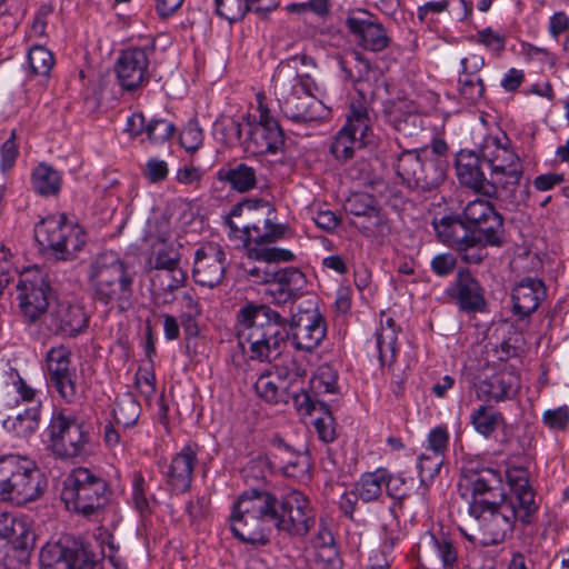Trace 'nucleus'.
<instances>
[{
	"instance_id": "f257e3e1",
	"label": "nucleus",
	"mask_w": 569,
	"mask_h": 569,
	"mask_svg": "<svg viewBox=\"0 0 569 569\" xmlns=\"http://www.w3.org/2000/svg\"><path fill=\"white\" fill-rule=\"evenodd\" d=\"M237 337L251 360L271 362L290 340L297 351L313 352L327 333V325L317 308L299 309L288 321L267 305L247 303L237 315Z\"/></svg>"
},
{
	"instance_id": "f03ea898",
	"label": "nucleus",
	"mask_w": 569,
	"mask_h": 569,
	"mask_svg": "<svg viewBox=\"0 0 569 569\" xmlns=\"http://www.w3.org/2000/svg\"><path fill=\"white\" fill-rule=\"evenodd\" d=\"M233 536L244 543L266 546L272 528L305 537L315 525L310 500L291 490L280 499L267 490L249 489L233 502L230 516Z\"/></svg>"
},
{
	"instance_id": "7ed1b4c3",
	"label": "nucleus",
	"mask_w": 569,
	"mask_h": 569,
	"mask_svg": "<svg viewBox=\"0 0 569 569\" xmlns=\"http://www.w3.org/2000/svg\"><path fill=\"white\" fill-rule=\"evenodd\" d=\"M461 487L470 492L469 515L478 523V545L491 547L502 543L510 536V525L501 518L502 478L498 470L482 468L466 469Z\"/></svg>"
},
{
	"instance_id": "20e7f679",
	"label": "nucleus",
	"mask_w": 569,
	"mask_h": 569,
	"mask_svg": "<svg viewBox=\"0 0 569 569\" xmlns=\"http://www.w3.org/2000/svg\"><path fill=\"white\" fill-rule=\"evenodd\" d=\"M316 67L307 54L281 61L273 74L274 94L283 116L295 123L318 122L329 116L326 106L312 94L311 77L300 67Z\"/></svg>"
},
{
	"instance_id": "39448f33",
	"label": "nucleus",
	"mask_w": 569,
	"mask_h": 569,
	"mask_svg": "<svg viewBox=\"0 0 569 569\" xmlns=\"http://www.w3.org/2000/svg\"><path fill=\"white\" fill-rule=\"evenodd\" d=\"M87 278L94 300L119 312L133 307L134 276L116 253L97 256L88 268Z\"/></svg>"
},
{
	"instance_id": "423d86ee",
	"label": "nucleus",
	"mask_w": 569,
	"mask_h": 569,
	"mask_svg": "<svg viewBox=\"0 0 569 569\" xmlns=\"http://www.w3.org/2000/svg\"><path fill=\"white\" fill-rule=\"evenodd\" d=\"M47 480L36 462L27 457H0V501L24 506L38 500L44 492Z\"/></svg>"
},
{
	"instance_id": "0eeeda50",
	"label": "nucleus",
	"mask_w": 569,
	"mask_h": 569,
	"mask_svg": "<svg viewBox=\"0 0 569 569\" xmlns=\"http://www.w3.org/2000/svg\"><path fill=\"white\" fill-rule=\"evenodd\" d=\"M111 493L104 478L88 468L79 467L63 480L61 500L68 510L92 517L108 505Z\"/></svg>"
},
{
	"instance_id": "6e6552de",
	"label": "nucleus",
	"mask_w": 569,
	"mask_h": 569,
	"mask_svg": "<svg viewBox=\"0 0 569 569\" xmlns=\"http://www.w3.org/2000/svg\"><path fill=\"white\" fill-rule=\"evenodd\" d=\"M509 492L502 490L501 518H506L510 525V535L516 525L531 526L537 522L539 502L536 491L529 482V472L523 467H510L506 472Z\"/></svg>"
},
{
	"instance_id": "1a4fd4ad",
	"label": "nucleus",
	"mask_w": 569,
	"mask_h": 569,
	"mask_svg": "<svg viewBox=\"0 0 569 569\" xmlns=\"http://www.w3.org/2000/svg\"><path fill=\"white\" fill-rule=\"evenodd\" d=\"M48 436L50 448L58 457L78 458L92 451L90 425L63 410L52 413Z\"/></svg>"
},
{
	"instance_id": "9d476101",
	"label": "nucleus",
	"mask_w": 569,
	"mask_h": 569,
	"mask_svg": "<svg viewBox=\"0 0 569 569\" xmlns=\"http://www.w3.org/2000/svg\"><path fill=\"white\" fill-rule=\"evenodd\" d=\"M34 238L59 260L73 259L86 243L82 228L68 221L64 214L43 218L34 227Z\"/></svg>"
},
{
	"instance_id": "9b49d317",
	"label": "nucleus",
	"mask_w": 569,
	"mask_h": 569,
	"mask_svg": "<svg viewBox=\"0 0 569 569\" xmlns=\"http://www.w3.org/2000/svg\"><path fill=\"white\" fill-rule=\"evenodd\" d=\"M421 149H402L392 158L397 176L409 188L431 191L442 183L440 170Z\"/></svg>"
},
{
	"instance_id": "f8f14e48",
	"label": "nucleus",
	"mask_w": 569,
	"mask_h": 569,
	"mask_svg": "<svg viewBox=\"0 0 569 569\" xmlns=\"http://www.w3.org/2000/svg\"><path fill=\"white\" fill-rule=\"evenodd\" d=\"M259 118L251 120L248 114L246 119L247 136L242 141L247 152L254 156L276 154L284 146V132L278 120L270 110L259 101Z\"/></svg>"
},
{
	"instance_id": "ddd939ff",
	"label": "nucleus",
	"mask_w": 569,
	"mask_h": 569,
	"mask_svg": "<svg viewBox=\"0 0 569 569\" xmlns=\"http://www.w3.org/2000/svg\"><path fill=\"white\" fill-rule=\"evenodd\" d=\"M154 52V39H147L141 46H131L119 53L114 72L123 90L134 91L149 82V64Z\"/></svg>"
},
{
	"instance_id": "4468645a",
	"label": "nucleus",
	"mask_w": 569,
	"mask_h": 569,
	"mask_svg": "<svg viewBox=\"0 0 569 569\" xmlns=\"http://www.w3.org/2000/svg\"><path fill=\"white\" fill-rule=\"evenodd\" d=\"M479 151L483 162L491 168V179L497 187L519 184L522 176L520 159L513 150L501 142L499 137H485L483 142L479 144Z\"/></svg>"
},
{
	"instance_id": "2eb2a0df",
	"label": "nucleus",
	"mask_w": 569,
	"mask_h": 569,
	"mask_svg": "<svg viewBox=\"0 0 569 569\" xmlns=\"http://www.w3.org/2000/svg\"><path fill=\"white\" fill-rule=\"evenodd\" d=\"M461 216L470 233L482 236L489 247L503 244V217L488 200L475 199L463 208Z\"/></svg>"
},
{
	"instance_id": "dca6fc26",
	"label": "nucleus",
	"mask_w": 569,
	"mask_h": 569,
	"mask_svg": "<svg viewBox=\"0 0 569 569\" xmlns=\"http://www.w3.org/2000/svg\"><path fill=\"white\" fill-rule=\"evenodd\" d=\"M19 307L29 322L37 321L49 308L51 287L39 270L26 271L17 286Z\"/></svg>"
},
{
	"instance_id": "f3484780",
	"label": "nucleus",
	"mask_w": 569,
	"mask_h": 569,
	"mask_svg": "<svg viewBox=\"0 0 569 569\" xmlns=\"http://www.w3.org/2000/svg\"><path fill=\"white\" fill-rule=\"evenodd\" d=\"M48 378L51 386L67 403H74L80 392L77 370L71 366V351L66 346L52 347L46 356Z\"/></svg>"
},
{
	"instance_id": "a211bd4d",
	"label": "nucleus",
	"mask_w": 569,
	"mask_h": 569,
	"mask_svg": "<svg viewBox=\"0 0 569 569\" xmlns=\"http://www.w3.org/2000/svg\"><path fill=\"white\" fill-rule=\"evenodd\" d=\"M227 266L224 249L217 242H207L196 250L192 277L196 283L213 288L222 282Z\"/></svg>"
},
{
	"instance_id": "6ab92c4d",
	"label": "nucleus",
	"mask_w": 569,
	"mask_h": 569,
	"mask_svg": "<svg viewBox=\"0 0 569 569\" xmlns=\"http://www.w3.org/2000/svg\"><path fill=\"white\" fill-rule=\"evenodd\" d=\"M89 316L80 305L60 302L44 317L48 331L62 338H74L87 330Z\"/></svg>"
},
{
	"instance_id": "aec40b11",
	"label": "nucleus",
	"mask_w": 569,
	"mask_h": 569,
	"mask_svg": "<svg viewBox=\"0 0 569 569\" xmlns=\"http://www.w3.org/2000/svg\"><path fill=\"white\" fill-rule=\"evenodd\" d=\"M360 17L350 14L346 19V27L353 36L356 43L371 52H380L391 43L387 29L377 20H372L367 11L359 10Z\"/></svg>"
},
{
	"instance_id": "412c9836",
	"label": "nucleus",
	"mask_w": 569,
	"mask_h": 569,
	"mask_svg": "<svg viewBox=\"0 0 569 569\" xmlns=\"http://www.w3.org/2000/svg\"><path fill=\"white\" fill-rule=\"evenodd\" d=\"M480 151L461 150L456 157L457 177L461 184L481 193L488 198H498L496 182L487 180L481 163Z\"/></svg>"
},
{
	"instance_id": "4be33fe9",
	"label": "nucleus",
	"mask_w": 569,
	"mask_h": 569,
	"mask_svg": "<svg viewBox=\"0 0 569 569\" xmlns=\"http://www.w3.org/2000/svg\"><path fill=\"white\" fill-rule=\"evenodd\" d=\"M447 292L462 312H481L487 307L483 288L467 269L457 272L456 280Z\"/></svg>"
},
{
	"instance_id": "5701e85b",
	"label": "nucleus",
	"mask_w": 569,
	"mask_h": 569,
	"mask_svg": "<svg viewBox=\"0 0 569 569\" xmlns=\"http://www.w3.org/2000/svg\"><path fill=\"white\" fill-rule=\"evenodd\" d=\"M307 284L305 273L296 267L277 269L267 295L273 305L284 306L300 298Z\"/></svg>"
},
{
	"instance_id": "b1692460",
	"label": "nucleus",
	"mask_w": 569,
	"mask_h": 569,
	"mask_svg": "<svg viewBox=\"0 0 569 569\" xmlns=\"http://www.w3.org/2000/svg\"><path fill=\"white\" fill-rule=\"evenodd\" d=\"M198 445L187 443L172 457L166 471V482L173 492L183 493L191 488L193 469L198 462Z\"/></svg>"
},
{
	"instance_id": "393cba45",
	"label": "nucleus",
	"mask_w": 569,
	"mask_h": 569,
	"mask_svg": "<svg viewBox=\"0 0 569 569\" xmlns=\"http://www.w3.org/2000/svg\"><path fill=\"white\" fill-rule=\"evenodd\" d=\"M547 297L541 279L525 277L512 288V313L519 320L528 319Z\"/></svg>"
},
{
	"instance_id": "a878e982",
	"label": "nucleus",
	"mask_w": 569,
	"mask_h": 569,
	"mask_svg": "<svg viewBox=\"0 0 569 569\" xmlns=\"http://www.w3.org/2000/svg\"><path fill=\"white\" fill-rule=\"evenodd\" d=\"M41 569H92L83 550L49 543L40 552Z\"/></svg>"
},
{
	"instance_id": "bb28decb",
	"label": "nucleus",
	"mask_w": 569,
	"mask_h": 569,
	"mask_svg": "<svg viewBox=\"0 0 569 569\" xmlns=\"http://www.w3.org/2000/svg\"><path fill=\"white\" fill-rule=\"evenodd\" d=\"M0 540H4L21 558L28 556L34 542V535L24 517L2 515L0 517Z\"/></svg>"
},
{
	"instance_id": "cd10ccee",
	"label": "nucleus",
	"mask_w": 569,
	"mask_h": 569,
	"mask_svg": "<svg viewBox=\"0 0 569 569\" xmlns=\"http://www.w3.org/2000/svg\"><path fill=\"white\" fill-rule=\"evenodd\" d=\"M371 124L370 106L365 96L359 91L358 98H353L350 102L347 121L342 129L356 136L360 142L368 144L371 142L372 137Z\"/></svg>"
},
{
	"instance_id": "c85d7f7f",
	"label": "nucleus",
	"mask_w": 569,
	"mask_h": 569,
	"mask_svg": "<svg viewBox=\"0 0 569 569\" xmlns=\"http://www.w3.org/2000/svg\"><path fill=\"white\" fill-rule=\"evenodd\" d=\"M443 462L445 457L439 456V453H433L426 450L419 456L417 468L419 471L420 485L417 488L413 498L416 507L420 510H425L428 507V481H432L433 478L439 473Z\"/></svg>"
},
{
	"instance_id": "c756f323",
	"label": "nucleus",
	"mask_w": 569,
	"mask_h": 569,
	"mask_svg": "<svg viewBox=\"0 0 569 569\" xmlns=\"http://www.w3.org/2000/svg\"><path fill=\"white\" fill-rule=\"evenodd\" d=\"M518 389L519 377L510 370L499 371L479 383V391L496 402L512 398Z\"/></svg>"
},
{
	"instance_id": "7c9ffc66",
	"label": "nucleus",
	"mask_w": 569,
	"mask_h": 569,
	"mask_svg": "<svg viewBox=\"0 0 569 569\" xmlns=\"http://www.w3.org/2000/svg\"><path fill=\"white\" fill-rule=\"evenodd\" d=\"M432 226L438 240L453 250L470 234L461 213L435 219Z\"/></svg>"
},
{
	"instance_id": "2f4dec72",
	"label": "nucleus",
	"mask_w": 569,
	"mask_h": 569,
	"mask_svg": "<svg viewBox=\"0 0 569 569\" xmlns=\"http://www.w3.org/2000/svg\"><path fill=\"white\" fill-rule=\"evenodd\" d=\"M40 408V402H36L31 407L26 408L23 412L9 416L3 420V428L9 432H13L19 438L30 437L39 428Z\"/></svg>"
},
{
	"instance_id": "473e14b6",
	"label": "nucleus",
	"mask_w": 569,
	"mask_h": 569,
	"mask_svg": "<svg viewBox=\"0 0 569 569\" xmlns=\"http://www.w3.org/2000/svg\"><path fill=\"white\" fill-rule=\"evenodd\" d=\"M286 226L273 223L270 217H266L258 223H247L242 226V232L248 244L272 243L281 239L284 234Z\"/></svg>"
},
{
	"instance_id": "72a5a7b5",
	"label": "nucleus",
	"mask_w": 569,
	"mask_h": 569,
	"mask_svg": "<svg viewBox=\"0 0 569 569\" xmlns=\"http://www.w3.org/2000/svg\"><path fill=\"white\" fill-rule=\"evenodd\" d=\"M388 122L403 137H416L422 131V118L419 113L395 106L388 112Z\"/></svg>"
},
{
	"instance_id": "f704fd0d",
	"label": "nucleus",
	"mask_w": 569,
	"mask_h": 569,
	"mask_svg": "<svg viewBox=\"0 0 569 569\" xmlns=\"http://www.w3.org/2000/svg\"><path fill=\"white\" fill-rule=\"evenodd\" d=\"M386 468H377L375 471L365 472L355 486L357 497L363 502L378 500L385 487Z\"/></svg>"
},
{
	"instance_id": "c9c22d12",
	"label": "nucleus",
	"mask_w": 569,
	"mask_h": 569,
	"mask_svg": "<svg viewBox=\"0 0 569 569\" xmlns=\"http://www.w3.org/2000/svg\"><path fill=\"white\" fill-rule=\"evenodd\" d=\"M31 182L37 193L49 197L59 192L62 179L60 173L51 166L40 163L32 171Z\"/></svg>"
},
{
	"instance_id": "e433bc0d",
	"label": "nucleus",
	"mask_w": 569,
	"mask_h": 569,
	"mask_svg": "<svg viewBox=\"0 0 569 569\" xmlns=\"http://www.w3.org/2000/svg\"><path fill=\"white\" fill-rule=\"evenodd\" d=\"M470 422L479 435L489 438L505 423V417L491 407L482 405L471 412Z\"/></svg>"
},
{
	"instance_id": "4c0bfd02",
	"label": "nucleus",
	"mask_w": 569,
	"mask_h": 569,
	"mask_svg": "<svg viewBox=\"0 0 569 569\" xmlns=\"http://www.w3.org/2000/svg\"><path fill=\"white\" fill-rule=\"evenodd\" d=\"M352 224L367 238L383 239L391 234V223L378 207L370 214Z\"/></svg>"
},
{
	"instance_id": "58836bf2",
	"label": "nucleus",
	"mask_w": 569,
	"mask_h": 569,
	"mask_svg": "<svg viewBox=\"0 0 569 569\" xmlns=\"http://www.w3.org/2000/svg\"><path fill=\"white\" fill-rule=\"evenodd\" d=\"M218 174L221 180L229 182L233 189L240 192L256 187V170L242 162L229 169H221Z\"/></svg>"
},
{
	"instance_id": "ea45409f",
	"label": "nucleus",
	"mask_w": 569,
	"mask_h": 569,
	"mask_svg": "<svg viewBox=\"0 0 569 569\" xmlns=\"http://www.w3.org/2000/svg\"><path fill=\"white\" fill-rule=\"evenodd\" d=\"M281 380L280 373L273 375L271 372L262 373L257 381L254 382V391L259 398L264 400L268 403L277 405L283 400L284 397V386L283 381L281 385L279 381Z\"/></svg>"
},
{
	"instance_id": "a19ab883",
	"label": "nucleus",
	"mask_w": 569,
	"mask_h": 569,
	"mask_svg": "<svg viewBox=\"0 0 569 569\" xmlns=\"http://www.w3.org/2000/svg\"><path fill=\"white\" fill-rule=\"evenodd\" d=\"M375 339L381 366H391L397 358L398 329L380 327L375 333Z\"/></svg>"
},
{
	"instance_id": "79ce46f5",
	"label": "nucleus",
	"mask_w": 569,
	"mask_h": 569,
	"mask_svg": "<svg viewBox=\"0 0 569 569\" xmlns=\"http://www.w3.org/2000/svg\"><path fill=\"white\" fill-rule=\"evenodd\" d=\"M365 142H360L356 136H352L342 128L335 136L330 144V153L338 161L346 162L353 158L357 149L365 147Z\"/></svg>"
},
{
	"instance_id": "37998d69",
	"label": "nucleus",
	"mask_w": 569,
	"mask_h": 569,
	"mask_svg": "<svg viewBox=\"0 0 569 569\" xmlns=\"http://www.w3.org/2000/svg\"><path fill=\"white\" fill-rule=\"evenodd\" d=\"M415 479L412 477H405L403 473H390L386 469L385 475V489L388 497L396 500L397 505L401 506L406 498H410V490L415 487Z\"/></svg>"
},
{
	"instance_id": "c03bdc74",
	"label": "nucleus",
	"mask_w": 569,
	"mask_h": 569,
	"mask_svg": "<svg viewBox=\"0 0 569 569\" xmlns=\"http://www.w3.org/2000/svg\"><path fill=\"white\" fill-rule=\"evenodd\" d=\"M489 246L482 236L470 233L463 243L458 246L455 250L459 253L461 260L466 263L479 264L487 257L486 248Z\"/></svg>"
},
{
	"instance_id": "a18cd8bd",
	"label": "nucleus",
	"mask_w": 569,
	"mask_h": 569,
	"mask_svg": "<svg viewBox=\"0 0 569 569\" xmlns=\"http://www.w3.org/2000/svg\"><path fill=\"white\" fill-rule=\"evenodd\" d=\"M141 412L140 403L131 393H124L118 399L113 409V416L117 425L126 428L132 427Z\"/></svg>"
},
{
	"instance_id": "49530a36",
	"label": "nucleus",
	"mask_w": 569,
	"mask_h": 569,
	"mask_svg": "<svg viewBox=\"0 0 569 569\" xmlns=\"http://www.w3.org/2000/svg\"><path fill=\"white\" fill-rule=\"evenodd\" d=\"M249 257L261 263L290 262L295 260L292 251L277 247H266L263 244H253L249 248Z\"/></svg>"
},
{
	"instance_id": "de8ad7c7",
	"label": "nucleus",
	"mask_w": 569,
	"mask_h": 569,
	"mask_svg": "<svg viewBox=\"0 0 569 569\" xmlns=\"http://www.w3.org/2000/svg\"><path fill=\"white\" fill-rule=\"evenodd\" d=\"M214 134L229 146H234L241 141L242 124L233 117H220L214 122Z\"/></svg>"
},
{
	"instance_id": "09e8293b",
	"label": "nucleus",
	"mask_w": 569,
	"mask_h": 569,
	"mask_svg": "<svg viewBox=\"0 0 569 569\" xmlns=\"http://www.w3.org/2000/svg\"><path fill=\"white\" fill-rule=\"evenodd\" d=\"M283 459L282 471L287 477L295 479H305L311 467L310 458L307 453L287 451Z\"/></svg>"
},
{
	"instance_id": "8fccbe9b",
	"label": "nucleus",
	"mask_w": 569,
	"mask_h": 569,
	"mask_svg": "<svg viewBox=\"0 0 569 569\" xmlns=\"http://www.w3.org/2000/svg\"><path fill=\"white\" fill-rule=\"evenodd\" d=\"M378 208L377 200L373 196L367 192H357L351 194L345 203L346 212L361 218H366L375 209Z\"/></svg>"
},
{
	"instance_id": "3c124183",
	"label": "nucleus",
	"mask_w": 569,
	"mask_h": 569,
	"mask_svg": "<svg viewBox=\"0 0 569 569\" xmlns=\"http://www.w3.org/2000/svg\"><path fill=\"white\" fill-rule=\"evenodd\" d=\"M338 63L346 78L349 80L361 79L363 72H368L370 68L369 61L358 51H351L345 58L340 57Z\"/></svg>"
},
{
	"instance_id": "603ef678",
	"label": "nucleus",
	"mask_w": 569,
	"mask_h": 569,
	"mask_svg": "<svg viewBox=\"0 0 569 569\" xmlns=\"http://www.w3.org/2000/svg\"><path fill=\"white\" fill-rule=\"evenodd\" d=\"M320 416H318L313 426L321 441L329 443L336 440V421L330 410V407L326 405H318Z\"/></svg>"
},
{
	"instance_id": "864d4df0",
	"label": "nucleus",
	"mask_w": 569,
	"mask_h": 569,
	"mask_svg": "<svg viewBox=\"0 0 569 569\" xmlns=\"http://www.w3.org/2000/svg\"><path fill=\"white\" fill-rule=\"evenodd\" d=\"M28 63L32 74L48 76L53 66V56L44 47L34 46L29 50Z\"/></svg>"
},
{
	"instance_id": "5fc2aeb1",
	"label": "nucleus",
	"mask_w": 569,
	"mask_h": 569,
	"mask_svg": "<svg viewBox=\"0 0 569 569\" xmlns=\"http://www.w3.org/2000/svg\"><path fill=\"white\" fill-rule=\"evenodd\" d=\"M174 131V124L167 119H152L146 127L148 140L156 144L170 140Z\"/></svg>"
},
{
	"instance_id": "6e6d98bb",
	"label": "nucleus",
	"mask_w": 569,
	"mask_h": 569,
	"mask_svg": "<svg viewBox=\"0 0 569 569\" xmlns=\"http://www.w3.org/2000/svg\"><path fill=\"white\" fill-rule=\"evenodd\" d=\"M216 12L230 23L241 20L248 12L246 0H214Z\"/></svg>"
},
{
	"instance_id": "4d7b16f0",
	"label": "nucleus",
	"mask_w": 569,
	"mask_h": 569,
	"mask_svg": "<svg viewBox=\"0 0 569 569\" xmlns=\"http://www.w3.org/2000/svg\"><path fill=\"white\" fill-rule=\"evenodd\" d=\"M458 84L460 94L469 102L476 103L483 97L485 84L480 77L459 74Z\"/></svg>"
},
{
	"instance_id": "13d9d810",
	"label": "nucleus",
	"mask_w": 569,
	"mask_h": 569,
	"mask_svg": "<svg viewBox=\"0 0 569 569\" xmlns=\"http://www.w3.org/2000/svg\"><path fill=\"white\" fill-rule=\"evenodd\" d=\"M258 209H267L268 213L271 214L273 210L269 207L268 202L261 199H247L244 201L236 203L228 216L226 217V223L230 228L231 231H238L240 228L236 226L232 221V218L242 216L243 212L252 213Z\"/></svg>"
},
{
	"instance_id": "bf43d9fd",
	"label": "nucleus",
	"mask_w": 569,
	"mask_h": 569,
	"mask_svg": "<svg viewBox=\"0 0 569 569\" xmlns=\"http://www.w3.org/2000/svg\"><path fill=\"white\" fill-rule=\"evenodd\" d=\"M431 540L436 555L440 558L442 562L443 569H455L458 561V555L457 549L451 542V540H449L445 536H431Z\"/></svg>"
},
{
	"instance_id": "052dcab7",
	"label": "nucleus",
	"mask_w": 569,
	"mask_h": 569,
	"mask_svg": "<svg viewBox=\"0 0 569 569\" xmlns=\"http://www.w3.org/2000/svg\"><path fill=\"white\" fill-rule=\"evenodd\" d=\"M131 499L134 508L141 515L151 512V502L147 496L146 482L142 475L139 472L133 475Z\"/></svg>"
},
{
	"instance_id": "680f3d73",
	"label": "nucleus",
	"mask_w": 569,
	"mask_h": 569,
	"mask_svg": "<svg viewBox=\"0 0 569 569\" xmlns=\"http://www.w3.org/2000/svg\"><path fill=\"white\" fill-rule=\"evenodd\" d=\"M476 42L499 54L505 50L506 37L487 27L477 32Z\"/></svg>"
},
{
	"instance_id": "e2e57ef3",
	"label": "nucleus",
	"mask_w": 569,
	"mask_h": 569,
	"mask_svg": "<svg viewBox=\"0 0 569 569\" xmlns=\"http://www.w3.org/2000/svg\"><path fill=\"white\" fill-rule=\"evenodd\" d=\"M16 130H11L10 136L1 144L0 148V168L2 171H8L13 168L16 160L19 156V148L17 144Z\"/></svg>"
},
{
	"instance_id": "0e129e2a",
	"label": "nucleus",
	"mask_w": 569,
	"mask_h": 569,
	"mask_svg": "<svg viewBox=\"0 0 569 569\" xmlns=\"http://www.w3.org/2000/svg\"><path fill=\"white\" fill-rule=\"evenodd\" d=\"M153 268L158 270H172L179 267L180 253L172 246H164L153 256Z\"/></svg>"
},
{
	"instance_id": "69168bd1",
	"label": "nucleus",
	"mask_w": 569,
	"mask_h": 569,
	"mask_svg": "<svg viewBox=\"0 0 569 569\" xmlns=\"http://www.w3.org/2000/svg\"><path fill=\"white\" fill-rule=\"evenodd\" d=\"M342 560L338 549L319 550L315 552L311 569H341Z\"/></svg>"
},
{
	"instance_id": "338daca9",
	"label": "nucleus",
	"mask_w": 569,
	"mask_h": 569,
	"mask_svg": "<svg viewBox=\"0 0 569 569\" xmlns=\"http://www.w3.org/2000/svg\"><path fill=\"white\" fill-rule=\"evenodd\" d=\"M449 446V432L446 427L438 426L430 430L428 435L427 451L439 453L445 457Z\"/></svg>"
},
{
	"instance_id": "774afa93",
	"label": "nucleus",
	"mask_w": 569,
	"mask_h": 569,
	"mask_svg": "<svg viewBox=\"0 0 569 569\" xmlns=\"http://www.w3.org/2000/svg\"><path fill=\"white\" fill-rule=\"evenodd\" d=\"M202 141L203 132L197 122H189L180 134V143L188 152L197 151Z\"/></svg>"
}]
</instances>
